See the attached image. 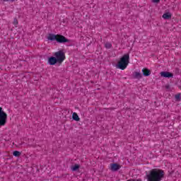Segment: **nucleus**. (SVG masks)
<instances>
[{"mask_svg":"<svg viewBox=\"0 0 181 181\" xmlns=\"http://www.w3.org/2000/svg\"><path fill=\"white\" fill-rule=\"evenodd\" d=\"M8 119V115L4 112L2 107H0V127H4L6 124V119Z\"/></svg>","mask_w":181,"mask_h":181,"instance_id":"obj_5","label":"nucleus"},{"mask_svg":"<svg viewBox=\"0 0 181 181\" xmlns=\"http://www.w3.org/2000/svg\"><path fill=\"white\" fill-rule=\"evenodd\" d=\"M54 56L55 57V59H57L59 64H62V63L66 60V54L62 50L54 52Z\"/></svg>","mask_w":181,"mask_h":181,"instance_id":"obj_4","label":"nucleus"},{"mask_svg":"<svg viewBox=\"0 0 181 181\" xmlns=\"http://www.w3.org/2000/svg\"><path fill=\"white\" fill-rule=\"evenodd\" d=\"M105 47H106V49H111L112 45L111 44V42H106L105 44Z\"/></svg>","mask_w":181,"mask_h":181,"instance_id":"obj_14","label":"nucleus"},{"mask_svg":"<svg viewBox=\"0 0 181 181\" xmlns=\"http://www.w3.org/2000/svg\"><path fill=\"white\" fill-rule=\"evenodd\" d=\"M162 18L165 20L172 19V13L170 12H166L163 15Z\"/></svg>","mask_w":181,"mask_h":181,"instance_id":"obj_10","label":"nucleus"},{"mask_svg":"<svg viewBox=\"0 0 181 181\" xmlns=\"http://www.w3.org/2000/svg\"><path fill=\"white\" fill-rule=\"evenodd\" d=\"M129 64V54H125L120 58V59L117 62V64L116 65V67L117 69H119L120 70H125V69L128 67Z\"/></svg>","mask_w":181,"mask_h":181,"instance_id":"obj_2","label":"nucleus"},{"mask_svg":"<svg viewBox=\"0 0 181 181\" xmlns=\"http://www.w3.org/2000/svg\"><path fill=\"white\" fill-rule=\"evenodd\" d=\"M134 77L135 78H142V74H141V71H135L134 74Z\"/></svg>","mask_w":181,"mask_h":181,"instance_id":"obj_11","label":"nucleus"},{"mask_svg":"<svg viewBox=\"0 0 181 181\" xmlns=\"http://www.w3.org/2000/svg\"><path fill=\"white\" fill-rule=\"evenodd\" d=\"M72 118L74 119V121H80V117H78V115H77L76 112H74L72 114Z\"/></svg>","mask_w":181,"mask_h":181,"instance_id":"obj_13","label":"nucleus"},{"mask_svg":"<svg viewBox=\"0 0 181 181\" xmlns=\"http://www.w3.org/2000/svg\"><path fill=\"white\" fill-rule=\"evenodd\" d=\"M175 99L179 101L180 100V94L176 95H175Z\"/></svg>","mask_w":181,"mask_h":181,"instance_id":"obj_17","label":"nucleus"},{"mask_svg":"<svg viewBox=\"0 0 181 181\" xmlns=\"http://www.w3.org/2000/svg\"><path fill=\"white\" fill-rule=\"evenodd\" d=\"M142 73H143V76H144L145 77H148V76H151V70L146 69V68H144L141 70Z\"/></svg>","mask_w":181,"mask_h":181,"instance_id":"obj_9","label":"nucleus"},{"mask_svg":"<svg viewBox=\"0 0 181 181\" xmlns=\"http://www.w3.org/2000/svg\"><path fill=\"white\" fill-rule=\"evenodd\" d=\"M13 156H21V152L18 151H15L13 152Z\"/></svg>","mask_w":181,"mask_h":181,"instance_id":"obj_15","label":"nucleus"},{"mask_svg":"<svg viewBox=\"0 0 181 181\" xmlns=\"http://www.w3.org/2000/svg\"><path fill=\"white\" fill-rule=\"evenodd\" d=\"M165 176L163 170L154 168L147 175V181H161Z\"/></svg>","mask_w":181,"mask_h":181,"instance_id":"obj_1","label":"nucleus"},{"mask_svg":"<svg viewBox=\"0 0 181 181\" xmlns=\"http://www.w3.org/2000/svg\"><path fill=\"white\" fill-rule=\"evenodd\" d=\"M47 40L51 42H57L58 43H69L70 40H67L66 37L60 35L49 34L47 37Z\"/></svg>","mask_w":181,"mask_h":181,"instance_id":"obj_3","label":"nucleus"},{"mask_svg":"<svg viewBox=\"0 0 181 181\" xmlns=\"http://www.w3.org/2000/svg\"><path fill=\"white\" fill-rule=\"evenodd\" d=\"M160 76H161V77H165V78H170V77H173V74H172L170 72H168V71L160 72Z\"/></svg>","mask_w":181,"mask_h":181,"instance_id":"obj_8","label":"nucleus"},{"mask_svg":"<svg viewBox=\"0 0 181 181\" xmlns=\"http://www.w3.org/2000/svg\"><path fill=\"white\" fill-rule=\"evenodd\" d=\"M71 169L73 172H76L78 169H80V165L75 164L71 167Z\"/></svg>","mask_w":181,"mask_h":181,"instance_id":"obj_12","label":"nucleus"},{"mask_svg":"<svg viewBox=\"0 0 181 181\" xmlns=\"http://www.w3.org/2000/svg\"><path fill=\"white\" fill-rule=\"evenodd\" d=\"M151 2H153V4H159V2H160V0H151Z\"/></svg>","mask_w":181,"mask_h":181,"instance_id":"obj_16","label":"nucleus"},{"mask_svg":"<svg viewBox=\"0 0 181 181\" xmlns=\"http://www.w3.org/2000/svg\"><path fill=\"white\" fill-rule=\"evenodd\" d=\"M121 169V165L117 163L110 164V170L112 172H117V170H119Z\"/></svg>","mask_w":181,"mask_h":181,"instance_id":"obj_6","label":"nucleus"},{"mask_svg":"<svg viewBox=\"0 0 181 181\" xmlns=\"http://www.w3.org/2000/svg\"><path fill=\"white\" fill-rule=\"evenodd\" d=\"M14 25H18V21L17 20H15Z\"/></svg>","mask_w":181,"mask_h":181,"instance_id":"obj_18","label":"nucleus"},{"mask_svg":"<svg viewBox=\"0 0 181 181\" xmlns=\"http://www.w3.org/2000/svg\"><path fill=\"white\" fill-rule=\"evenodd\" d=\"M56 63H59V62L55 57H50L48 59V64L50 66H54V64H56Z\"/></svg>","mask_w":181,"mask_h":181,"instance_id":"obj_7","label":"nucleus"},{"mask_svg":"<svg viewBox=\"0 0 181 181\" xmlns=\"http://www.w3.org/2000/svg\"><path fill=\"white\" fill-rule=\"evenodd\" d=\"M132 181H142V180L138 179V180H133Z\"/></svg>","mask_w":181,"mask_h":181,"instance_id":"obj_19","label":"nucleus"}]
</instances>
